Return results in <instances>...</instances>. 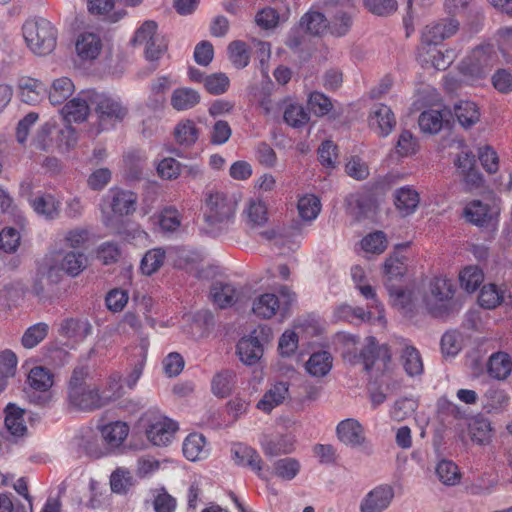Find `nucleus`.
I'll use <instances>...</instances> for the list:
<instances>
[{"instance_id": "9d476101", "label": "nucleus", "mask_w": 512, "mask_h": 512, "mask_svg": "<svg viewBox=\"0 0 512 512\" xmlns=\"http://www.w3.org/2000/svg\"><path fill=\"white\" fill-rule=\"evenodd\" d=\"M495 53L491 46H479L462 62L463 73L473 78H482L493 65Z\"/></svg>"}, {"instance_id": "6e6552de", "label": "nucleus", "mask_w": 512, "mask_h": 512, "mask_svg": "<svg viewBox=\"0 0 512 512\" xmlns=\"http://www.w3.org/2000/svg\"><path fill=\"white\" fill-rule=\"evenodd\" d=\"M261 106L267 115L273 114L278 117L282 113L284 122L293 128L304 126L310 120V115L306 109L290 97L282 98L276 102L264 99Z\"/></svg>"}, {"instance_id": "de8ad7c7", "label": "nucleus", "mask_w": 512, "mask_h": 512, "mask_svg": "<svg viewBox=\"0 0 512 512\" xmlns=\"http://www.w3.org/2000/svg\"><path fill=\"white\" fill-rule=\"evenodd\" d=\"M245 213L251 227L263 226L268 221L267 207L260 200H251Z\"/></svg>"}, {"instance_id": "ddd939ff", "label": "nucleus", "mask_w": 512, "mask_h": 512, "mask_svg": "<svg viewBox=\"0 0 512 512\" xmlns=\"http://www.w3.org/2000/svg\"><path fill=\"white\" fill-rule=\"evenodd\" d=\"M89 90L82 91L77 97L67 102L61 109L64 121L71 127L72 123H83L90 113Z\"/></svg>"}, {"instance_id": "c85d7f7f", "label": "nucleus", "mask_w": 512, "mask_h": 512, "mask_svg": "<svg viewBox=\"0 0 512 512\" xmlns=\"http://www.w3.org/2000/svg\"><path fill=\"white\" fill-rule=\"evenodd\" d=\"M34 211L46 219L52 220L59 216L60 202L51 194H42L30 201Z\"/></svg>"}, {"instance_id": "0e129e2a", "label": "nucleus", "mask_w": 512, "mask_h": 512, "mask_svg": "<svg viewBox=\"0 0 512 512\" xmlns=\"http://www.w3.org/2000/svg\"><path fill=\"white\" fill-rule=\"evenodd\" d=\"M279 13L271 7H265L255 15V23L262 29L270 30L277 27L279 23Z\"/></svg>"}, {"instance_id": "680f3d73", "label": "nucleus", "mask_w": 512, "mask_h": 512, "mask_svg": "<svg viewBox=\"0 0 512 512\" xmlns=\"http://www.w3.org/2000/svg\"><path fill=\"white\" fill-rule=\"evenodd\" d=\"M428 55L432 66L437 70L447 69L455 58V53L453 50H446L443 52L436 47L430 48Z\"/></svg>"}, {"instance_id": "bb28decb", "label": "nucleus", "mask_w": 512, "mask_h": 512, "mask_svg": "<svg viewBox=\"0 0 512 512\" xmlns=\"http://www.w3.org/2000/svg\"><path fill=\"white\" fill-rule=\"evenodd\" d=\"M511 371L512 360L508 353L499 351L489 357L487 372L491 377L497 380H505L510 375Z\"/></svg>"}, {"instance_id": "4468645a", "label": "nucleus", "mask_w": 512, "mask_h": 512, "mask_svg": "<svg viewBox=\"0 0 512 512\" xmlns=\"http://www.w3.org/2000/svg\"><path fill=\"white\" fill-rule=\"evenodd\" d=\"M265 327H259L248 337H243L237 344V354L245 365H254L263 355V347L257 333L265 334Z\"/></svg>"}, {"instance_id": "f03ea898", "label": "nucleus", "mask_w": 512, "mask_h": 512, "mask_svg": "<svg viewBox=\"0 0 512 512\" xmlns=\"http://www.w3.org/2000/svg\"><path fill=\"white\" fill-rule=\"evenodd\" d=\"M22 31L27 46L34 54L43 56L55 49L57 30L47 19H29L24 23Z\"/></svg>"}, {"instance_id": "4be33fe9", "label": "nucleus", "mask_w": 512, "mask_h": 512, "mask_svg": "<svg viewBox=\"0 0 512 512\" xmlns=\"http://www.w3.org/2000/svg\"><path fill=\"white\" fill-rule=\"evenodd\" d=\"M280 309H282L280 300L273 293L261 294L254 299L252 304L253 314L262 319L272 318Z\"/></svg>"}, {"instance_id": "09e8293b", "label": "nucleus", "mask_w": 512, "mask_h": 512, "mask_svg": "<svg viewBox=\"0 0 512 512\" xmlns=\"http://www.w3.org/2000/svg\"><path fill=\"white\" fill-rule=\"evenodd\" d=\"M503 297L504 293L495 284H488L480 290L478 302L484 308L493 309L501 303Z\"/></svg>"}, {"instance_id": "7c9ffc66", "label": "nucleus", "mask_w": 512, "mask_h": 512, "mask_svg": "<svg viewBox=\"0 0 512 512\" xmlns=\"http://www.w3.org/2000/svg\"><path fill=\"white\" fill-rule=\"evenodd\" d=\"M200 102V94L192 88H177L171 95V106L177 111L192 109Z\"/></svg>"}, {"instance_id": "a211bd4d", "label": "nucleus", "mask_w": 512, "mask_h": 512, "mask_svg": "<svg viewBox=\"0 0 512 512\" xmlns=\"http://www.w3.org/2000/svg\"><path fill=\"white\" fill-rule=\"evenodd\" d=\"M231 453L237 465L248 467L259 477H262L263 461L255 449L244 444H235L231 449Z\"/></svg>"}, {"instance_id": "5701e85b", "label": "nucleus", "mask_w": 512, "mask_h": 512, "mask_svg": "<svg viewBox=\"0 0 512 512\" xmlns=\"http://www.w3.org/2000/svg\"><path fill=\"white\" fill-rule=\"evenodd\" d=\"M5 428L14 438L24 436L27 432L24 410L15 404L9 403L5 408Z\"/></svg>"}, {"instance_id": "bf43d9fd", "label": "nucleus", "mask_w": 512, "mask_h": 512, "mask_svg": "<svg viewBox=\"0 0 512 512\" xmlns=\"http://www.w3.org/2000/svg\"><path fill=\"white\" fill-rule=\"evenodd\" d=\"M308 105L316 116L327 115L333 107L330 98L317 91L310 93Z\"/></svg>"}, {"instance_id": "72a5a7b5", "label": "nucleus", "mask_w": 512, "mask_h": 512, "mask_svg": "<svg viewBox=\"0 0 512 512\" xmlns=\"http://www.w3.org/2000/svg\"><path fill=\"white\" fill-rule=\"evenodd\" d=\"M332 368V357L327 351L313 353L306 363L307 372L313 377H323Z\"/></svg>"}, {"instance_id": "6ab92c4d", "label": "nucleus", "mask_w": 512, "mask_h": 512, "mask_svg": "<svg viewBox=\"0 0 512 512\" xmlns=\"http://www.w3.org/2000/svg\"><path fill=\"white\" fill-rule=\"evenodd\" d=\"M20 98L29 105L38 104L47 94L46 86L39 80L25 77L19 81Z\"/></svg>"}, {"instance_id": "0eeeda50", "label": "nucleus", "mask_w": 512, "mask_h": 512, "mask_svg": "<svg viewBox=\"0 0 512 512\" xmlns=\"http://www.w3.org/2000/svg\"><path fill=\"white\" fill-rule=\"evenodd\" d=\"M158 25L153 20L145 21L135 32L133 45L144 47V54L148 61H157L167 49L165 37L158 33Z\"/></svg>"}, {"instance_id": "a18cd8bd", "label": "nucleus", "mask_w": 512, "mask_h": 512, "mask_svg": "<svg viewBox=\"0 0 512 512\" xmlns=\"http://www.w3.org/2000/svg\"><path fill=\"white\" fill-rule=\"evenodd\" d=\"M436 474L439 480L448 486L456 485L461 478L457 465L449 460H442L437 464Z\"/></svg>"}, {"instance_id": "423d86ee", "label": "nucleus", "mask_w": 512, "mask_h": 512, "mask_svg": "<svg viewBox=\"0 0 512 512\" xmlns=\"http://www.w3.org/2000/svg\"><path fill=\"white\" fill-rule=\"evenodd\" d=\"M149 442L155 446H168L174 439L178 424L160 414L158 411H147L140 419Z\"/></svg>"}, {"instance_id": "7ed1b4c3", "label": "nucleus", "mask_w": 512, "mask_h": 512, "mask_svg": "<svg viewBox=\"0 0 512 512\" xmlns=\"http://www.w3.org/2000/svg\"><path fill=\"white\" fill-rule=\"evenodd\" d=\"M455 293L452 282L445 277H434L423 295V302L429 314L436 318L448 316L453 309Z\"/></svg>"}, {"instance_id": "1a4fd4ad", "label": "nucleus", "mask_w": 512, "mask_h": 512, "mask_svg": "<svg viewBox=\"0 0 512 512\" xmlns=\"http://www.w3.org/2000/svg\"><path fill=\"white\" fill-rule=\"evenodd\" d=\"M67 399L72 408L86 412L100 409L111 401V397L101 395L94 384L68 391Z\"/></svg>"}, {"instance_id": "4d7b16f0", "label": "nucleus", "mask_w": 512, "mask_h": 512, "mask_svg": "<svg viewBox=\"0 0 512 512\" xmlns=\"http://www.w3.org/2000/svg\"><path fill=\"white\" fill-rule=\"evenodd\" d=\"M158 224L165 232H174L181 225L180 213L173 207H167L158 216Z\"/></svg>"}, {"instance_id": "49530a36", "label": "nucleus", "mask_w": 512, "mask_h": 512, "mask_svg": "<svg viewBox=\"0 0 512 512\" xmlns=\"http://www.w3.org/2000/svg\"><path fill=\"white\" fill-rule=\"evenodd\" d=\"M165 259V251L161 248H156L146 252L141 260L140 269L145 275H152L162 265Z\"/></svg>"}, {"instance_id": "79ce46f5", "label": "nucleus", "mask_w": 512, "mask_h": 512, "mask_svg": "<svg viewBox=\"0 0 512 512\" xmlns=\"http://www.w3.org/2000/svg\"><path fill=\"white\" fill-rule=\"evenodd\" d=\"M30 386L38 391H48L53 385V374L42 366L34 367L28 375Z\"/></svg>"}, {"instance_id": "58836bf2", "label": "nucleus", "mask_w": 512, "mask_h": 512, "mask_svg": "<svg viewBox=\"0 0 512 512\" xmlns=\"http://www.w3.org/2000/svg\"><path fill=\"white\" fill-rule=\"evenodd\" d=\"M211 385L215 396L227 397L235 385V373L231 370H223L213 377Z\"/></svg>"}, {"instance_id": "2f4dec72", "label": "nucleus", "mask_w": 512, "mask_h": 512, "mask_svg": "<svg viewBox=\"0 0 512 512\" xmlns=\"http://www.w3.org/2000/svg\"><path fill=\"white\" fill-rule=\"evenodd\" d=\"M128 433V425L121 421L107 424L101 430L102 438L110 448L119 447L128 436Z\"/></svg>"}, {"instance_id": "8fccbe9b", "label": "nucleus", "mask_w": 512, "mask_h": 512, "mask_svg": "<svg viewBox=\"0 0 512 512\" xmlns=\"http://www.w3.org/2000/svg\"><path fill=\"white\" fill-rule=\"evenodd\" d=\"M48 333V325L40 322L29 327L22 336L21 342L25 348L37 346Z\"/></svg>"}, {"instance_id": "393cba45", "label": "nucleus", "mask_w": 512, "mask_h": 512, "mask_svg": "<svg viewBox=\"0 0 512 512\" xmlns=\"http://www.w3.org/2000/svg\"><path fill=\"white\" fill-rule=\"evenodd\" d=\"M288 391V383L278 382L274 384L257 403V408L265 413H270L276 406L283 403Z\"/></svg>"}, {"instance_id": "69168bd1", "label": "nucleus", "mask_w": 512, "mask_h": 512, "mask_svg": "<svg viewBox=\"0 0 512 512\" xmlns=\"http://www.w3.org/2000/svg\"><path fill=\"white\" fill-rule=\"evenodd\" d=\"M441 350L446 356H455L461 350V335L457 331H447L441 338Z\"/></svg>"}, {"instance_id": "f704fd0d", "label": "nucleus", "mask_w": 512, "mask_h": 512, "mask_svg": "<svg viewBox=\"0 0 512 512\" xmlns=\"http://www.w3.org/2000/svg\"><path fill=\"white\" fill-rule=\"evenodd\" d=\"M74 89L71 79L67 77L55 79L47 92L50 103L53 105L62 104L73 94Z\"/></svg>"}, {"instance_id": "052dcab7", "label": "nucleus", "mask_w": 512, "mask_h": 512, "mask_svg": "<svg viewBox=\"0 0 512 512\" xmlns=\"http://www.w3.org/2000/svg\"><path fill=\"white\" fill-rule=\"evenodd\" d=\"M405 260L406 258L403 255H400L398 252H395L393 255L386 259L384 263V270L389 279L402 277L405 274Z\"/></svg>"}, {"instance_id": "dca6fc26", "label": "nucleus", "mask_w": 512, "mask_h": 512, "mask_svg": "<svg viewBox=\"0 0 512 512\" xmlns=\"http://www.w3.org/2000/svg\"><path fill=\"white\" fill-rule=\"evenodd\" d=\"M394 497L392 487L381 485L370 491L360 504L361 512H383Z\"/></svg>"}, {"instance_id": "c03bdc74", "label": "nucleus", "mask_w": 512, "mask_h": 512, "mask_svg": "<svg viewBox=\"0 0 512 512\" xmlns=\"http://www.w3.org/2000/svg\"><path fill=\"white\" fill-rule=\"evenodd\" d=\"M229 60L237 69L245 68L250 61L248 45L240 40L233 41L228 46Z\"/></svg>"}, {"instance_id": "ea45409f", "label": "nucleus", "mask_w": 512, "mask_h": 512, "mask_svg": "<svg viewBox=\"0 0 512 512\" xmlns=\"http://www.w3.org/2000/svg\"><path fill=\"white\" fill-rule=\"evenodd\" d=\"M405 372L409 376L420 375L423 372V362L419 351L413 346H406L401 355Z\"/></svg>"}, {"instance_id": "f3484780", "label": "nucleus", "mask_w": 512, "mask_h": 512, "mask_svg": "<svg viewBox=\"0 0 512 512\" xmlns=\"http://www.w3.org/2000/svg\"><path fill=\"white\" fill-rule=\"evenodd\" d=\"M210 298L217 307L225 309L241 300V292L232 283L215 281L210 288Z\"/></svg>"}, {"instance_id": "a19ab883", "label": "nucleus", "mask_w": 512, "mask_h": 512, "mask_svg": "<svg viewBox=\"0 0 512 512\" xmlns=\"http://www.w3.org/2000/svg\"><path fill=\"white\" fill-rule=\"evenodd\" d=\"M297 209L302 220L311 222L320 213V200L315 195H305L298 200Z\"/></svg>"}, {"instance_id": "f257e3e1", "label": "nucleus", "mask_w": 512, "mask_h": 512, "mask_svg": "<svg viewBox=\"0 0 512 512\" xmlns=\"http://www.w3.org/2000/svg\"><path fill=\"white\" fill-rule=\"evenodd\" d=\"M455 118L463 127L475 125L480 118L477 105L472 101H460L454 106V112L447 108L423 111L418 125L419 128H452Z\"/></svg>"}, {"instance_id": "13d9d810", "label": "nucleus", "mask_w": 512, "mask_h": 512, "mask_svg": "<svg viewBox=\"0 0 512 512\" xmlns=\"http://www.w3.org/2000/svg\"><path fill=\"white\" fill-rule=\"evenodd\" d=\"M361 245L366 252L381 254L387 247V239L382 231H376L365 236Z\"/></svg>"}, {"instance_id": "b1692460", "label": "nucleus", "mask_w": 512, "mask_h": 512, "mask_svg": "<svg viewBox=\"0 0 512 512\" xmlns=\"http://www.w3.org/2000/svg\"><path fill=\"white\" fill-rule=\"evenodd\" d=\"M294 442V437L286 434L275 437H264L261 441V446L267 456L274 457L291 453L294 450Z\"/></svg>"}, {"instance_id": "20e7f679", "label": "nucleus", "mask_w": 512, "mask_h": 512, "mask_svg": "<svg viewBox=\"0 0 512 512\" xmlns=\"http://www.w3.org/2000/svg\"><path fill=\"white\" fill-rule=\"evenodd\" d=\"M88 100L100 126L120 125L128 115V108L118 98L89 90Z\"/></svg>"}, {"instance_id": "37998d69", "label": "nucleus", "mask_w": 512, "mask_h": 512, "mask_svg": "<svg viewBox=\"0 0 512 512\" xmlns=\"http://www.w3.org/2000/svg\"><path fill=\"white\" fill-rule=\"evenodd\" d=\"M459 280L461 287L467 292L472 293L481 285L484 275L477 266H468L460 272Z\"/></svg>"}, {"instance_id": "9b49d317", "label": "nucleus", "mask_w": 512, "mask_h": 512, "mask_svg": "<svg viewBox=\"0 0 512 512\" xmlns=\"http://www.w3.org/2000/svg\"><path fill=\"white\" fill-rule=\"evenodd\" d=\"M366 371L375 369L383 373L391 360V353L387 345H378L374 337L366 339V345L360 353Z\"/></svg>"}, {"instance_id": "c756f323", "label": "nucleus", "mask_w": 512, "mask_h": 512, "mask_svg": "<svg viewBox=\"0 0 512 512\" xmlns=\"http://www.w3.org/2000/svg\"><path fill=\"white\" fill-rule=\"evenodd\" d=\"M370 128H394L396 119L391 108L385 104L375 105L368 116Z\"/></svg>"}, {"instance_id": "cd10ccee", "label": "nucleus", "mask_w": 512, "mask_h": 512, "mask_svg": "<svg viewBox=\"0 0 512 512\" xmlns=\"http://www.w3.org/2000/svg\"><path fill=\"white\" fill-rule=\"evenodd\" d=\"M464 214L469 222L483 226L492 219L494 211L488 204L473 200L465 207Z\"/></svg>"}, {"instance_id": "473e14b6", "label": "nucleus", "mask_w": 512, "mask_h": 512, "mask_svg": "<svg viewBox=\"0 0 512 512\" xmlns=\"http://www.w3.org/2000/svg\"><path fill=\"white\" fill-rule=\"evenodd\" d=\"M91 325L87 320L68 318L61 322L59 333L67 338L83 340L91 333Z\"/></svg>"}, {"instance_id": "5fc2aeb1", "label": "nucleus", "mask_w": 512, "mask_h": 512, "mask_svg": "<svg viewBox=\"0 0 512 512\" xmlns=\"http://www.w3.org/2000/svg\"><path fill=\"white\" fill-rule=\"evenodd\" d=\"M365 8L374 15L387 17L397 11V0H364Z\"/></svg>"}, {"instance_id": "f8f14e48", "label": "nucleus", "mask_w": 512, "mask_h": 512, "mask_svg": "<svg viewBox=\"0 0 512 512\" xmlns=\"http://www.w3.org/2000/svg\"><path fill=\"white\" fill-rule=\"evenodd\" d=\"M460 23L454 17L440 19L425 26L422 41L427 45H438L459 30Z\"/></svg>"}, {"instance_id": "774afa93", "label": "nucleus", "mask_w": 512, "mask_h": 512, "mask_svg": "<svg viewBox=\"0 0 512 512\" xmlns=\"http://www.w3.org/2000/svg\"><path fill=\"white\" fill-rule=\"evenodd\" d=\"M124 167L127 177L138 179L142 173L143 158L139 152H129L124 156Z\"/></svg>"}, {"instance_id": "864d4df0", "label": "nucleus", "mask_w": 512, "mask_h": 512, "mask_svg": "<svg viewBox=\"0 0 512 512\" xmlns=\"http://www.w3.org/2000/svg\"><path fill=\"white\" fill-rule=\"evenodd\" d=\"M230 86L229 77L222 72L212 73L205 78V89L212 95L225 93Z\"/></svg>"}, {"instance_id": "aec40b11", "label": "nucleus", "mask_w": 512, "mask_h": 512, "mask_svg": "<svg viewBox=\"0 0 512 512\" xmlns=\"http://www.w3.org/2000/svg\"><path fill=\"white\" fill-rule=\"evenodd\" d=\"M75 46L77 54L81 59L92 60L99 55L102 42L97 34L84 32L78 36Z\"/></svg>"}, {"instance_id": "6e6d98bb", "label": "nucleus", "mask_w": 512, "mask_h": 512, "mask_svg": "<svg viewBox=\"0 0 512 512\" xmlns=\"http://www.w3.org/2000/svg\"><path fill=\"white\" fill-rule=\"evenodd\" d=\"M470 434L473 442L484 445L490 441L491 426L486 419H475L470 424Z\"/></svg>"}, {"instance_id": "e2e57ef3", "label": "nucleus", "mask_w": 512, "mask_h": 512, "mask_svg": "<svg viewBox=\"0 0 512 512\" xmlns=\"http://www.w3.org/2000/svg\"><path fill=\"white\" fill-rule=\"evenodd\" d=\"M479 160L483 168L490 174L496 173L499 169V157L496 151L485 145L478 150Z\"/></svg>"}, {"instance_id": "412c9836", "label": "nucleus", "mask_w": 512, "mask_h": 512, "mask_svg": "<svg viewBox=\"0 0 512 512\" xmlns=\"http://www.w3.org/2000/svg\"><path fill=\"white\" fill-rule=\"evenodd\" d=\"M110 208L114 214L124 216L136 209L137 196L131 191L111 190Z\"/></svg>"}, {"instance_id": "2eb2a0df", "label": "nucleus", "mask_w": 512, "mask_h": 512, "mask_svg": "<svg viewBox=\"0 0 512 512\" xmlns=\"http://www.w3.org/2000/svg\"><path fill=\"white\" fill-rule=\"evenodd\" d=\"M338 439L351 448L361 447L366 443L363 426L353 418L342 420L336 427Z\"/></svg>"}, {"instance_id": "c9c22d12", "label": "nucleus", "mask_w": 512, "mask_h": 512, "mask_svg": "<svg viewBox=\"0 0 512 512\" xmlns=\"http://www.w3.org/2000/svg\"><path fill=\"white\" fill-rule=\"evenodd\" d=\"M300 26L309 34L319 36L328 30V20L323 13L310 10L301 17Z\"/></svg>"}, {"instance_id": "338daca9", "label": "nucleus", "mask_w": 512, "mask_h": 512, "mask_svg": "<svg viewBox=\"0 0 512 512\" xmlns=\"http://www.w3.org/2000/svg\"><path fill=\"white\" fill-rule=\"evenodd\" d=\"M20 244V234L17 229L6 227L0 232V249L7 253L15 252Z\"/></svg>"}, {"instance_id": "3c124183", "label": "nucleus", "mask_w": 512, "mask_h": 512, "mask_svg": "<svg viewBox=\"0 0 512 512\" xmlns=\"http://www.w3.org/2000/svg\"><path fill=\"white\" fill-rule=\"evenodd\" d=\"M300 471V463L295 458H283L274 463V473L284 480H292Z\"/></svg>"}, {"instance_id": "e433bc0d", "label": "nucleus", "mask_w": 512, "mask_h": 512, "mask_svg": "<svg viewBox=\"0 0 512 512\" xmlns=\"http://www.w3.org/2000/svg\"><path fill=\"white\" fill-rule=\"evenodd\" d=\"M206 440L202 434H189L183 442V455L189 461H197L206 455Z\"/></svg>"}, {"instance_id": "4c0bfd02", "label": "nucleus", "mask_w": 512, "mask_h": 512, "mask_svg": "<svg viewBox=\"0 0 512 512\" xmlns=\"http://www.w3.org/2000/svg\"><path fill=\"white\" fill-rule=\"evenodd\" d=\"M87 266V257L83 252L69 251L64 254L60 269L71 277L78 276Z\"/></svg>"}, {"instance_id": "a878e982", "label": "nucleus", "mask_w": 512, "mask_h": 512, "mask_svg": "<svg viewBox=\"0 0 512 512\" xmlns=\"http://www.w3.org/2000/svg\"><path fill=\"white\" fill-rule=\"evenodd\" d=\"M419 201L418 192L408 186L401 187L394 193V204L403 216L414 213L419 205Z\"/></svg>"}, {"instance_id": "39448f33", "label": "nucleus", "mask_w": 512, "mask_h": 512, "mask_svg": "<svg viewBox=\"0 0 512 512\" xmlns=\"http://www.w3.org/2000/svg\"><path fill=\"white\" fill-rule=\"evenodd\" d=\"M236 202L222 192L210 193L206 199L205 220L212 230L223 232L233 223Z\"/></svg>"}, {"instance_id": "603ef678", "label": "nucleus", "mask_w": 512, "mask_h": 512, "mask_svg": "<svg viewBox=\"0 0 512 512\" xmlns=\"http://www.w3.org/2000/svg\"><path fill=\"white\" fill-rule=\"evenodd\" d=\"M352 24V17L348 13L339 12L328 22V32L332 36L343 37L350 31Z\"/></svg>"}]
</instances>
